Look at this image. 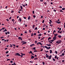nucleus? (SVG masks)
Returning a JSON list of instances; mask_svg holds the SVG:
<instances>
[{"instance_id": "1", "label": "nucleus", "mask_w": 65, "mask_h": 65, "mask_svg": "<svg viewBox=\"0 0 65 65\" xmlns=\"http://www.w3.org/2000/svg\"><path fill=\"white\" fill-rule=\"evenodd\" d=\"M21 55H20L19 53H17L15 54V55L16 56H20L21 57V58H22V57H23V56H25V54L22 53H21Z\"/></svg>"}, {"instance_id": "2", "label": "nucleus", "mask_w": 65, "mask_h": 65, "mask_svg": "<svg viewBox=\"0 0 65 65\" xmlns=\"http://www.w3.org/2000/svg\"><path fill=\"white\" fill-rule=\"evenodd\" d=\"M21 43L22 44V45H23L24 44H25L27 43V42L24 41H21Z\"/></svg>"}, {"instance_id": "3", "label": "nucleus", "mask_w": 65, "mask_h": 65, "mask_svg": "<svg viewBox=\"0 0 65 65\" xmlns=\"http://www.w3.org/2000/svg\"><path fill=\"white\" fill-rule=\"evenodd\" d=\"M61 42H62V41L61 40H59L58 41H57L56 43H57L58 44H59V43H60Z\"/></svg>"}, {"instance_id": "4", "label": "nucleus", "mask_w": 65, "mask_h": 65, "mask_svg": "<svg viewBox=\"0 0 65 65\" xmlns=\"http://www.w3.org/2000/svg\"><path fill=\"white\" fill-rule=\"evenodd\" d=\"M39 44H40L41 45H43L40 42H38L37 43V45H39Z\"/></svg>"}, {"instance_id": "5", "label": "nucleus", "mask_w": 65, "mask_h": 65, "mask_svg": "<svg viewBox=\"0 0 65 65\" xmlns=\"http://www.w3.org/2000/svg\"><path fill=\"white\" fill-rule=\"evenodd\" d=\"M52 55H50L49 56L48 58V59L49 60L51 59V58H52Z\"/></svg>"}, {"instance_id": "6", "label": "nucleus", "mask_w": 65, "mask_h": 65, "mask_svg": "<svg viewBox=\"0 0 65 65\" xmlns=\"http://www.w3.org/2000/svg\"><path fill=\"white\" fill-rule=\"evenodd\" d=\"M57 38V37H55L54 36V37L53 38V40L55 41L56 39Z\"/></svg>"}, {"instance_id": "7", "label": "nucleus", "mask_w": 65, "mask_h": 65, "mask_svg": "<svg viewBox=\"0 0 65 65\" xmlns=\"http://www.w3.org/2000/svg\"><path fill=\"white\" fill-rule=\"evenodd\" d=\"M19 39H21V40H23V39H22V37H20L18 38Z\"/></svg>"}, {"instance_id": "8", "label": "nucleus", "mask_w": 65, "mask_h": 65, "mask_svg": "<svg viewBox=\"0 0 65 65\" xmlns=\"http://www.w3.org/2000/svg\"><path fill=\"white\" fill-rule=\"evenodd\" d=\"M35 58V56H33V55H31V59H34Z\"/></svg>"}, {"instance_id": "9", "label": "nucleus", "mask_w": 65, "mask_h": 65, "mask_svg": "<svg viewBox=\"0 0 65 65\" xmlns=\"http://www.w3.org/2000/svg\"><path fill=\"white\" fill-rule=\"evenodd\" d=\"M18 21H19L20 23L22 22V19L21 18H20L19 19Z\"/></svg>"}, {"instance_id": "10", "label": "nucleus", "mask_w": 65, "mask_h": 65, "mask_svg": "<svg viewBox=\"0 0 65 65\" xmlns=\"http://www.w3.org/2000/svg\"><path fill=\"white\" fill-rule=\"evenodd\" d=\"M46 58H48V57H49V56L47 55V54H46Z\"/></svg>"}, {"instance_id": "11", "label": "nucleus", "mask_w": 65, "mask_h": 65, "mask_svg": "<svg viewBox=\"0 0 65 65\" xmlns=\"http://www.w3.org/2000/svg\"><path fill=\"white\" fill-rule=\"evenodd\" d=\"M58 37V38H60L62 37V36L61 35H58L57 36Z\"/></svg>"}, {"instance_id": "12", "label": "nucleus", "mask_w": 65, "mask_h": 65, "mask_svg": "<svg viewBox=\"0 0 65 65\" xmlns=\"http://www.w3.org/2000/svg\"><path fill=\"white\" fill-rule=\"evenodd\" d=\"M31 19V17H30V16H29L28 18V20H29V19Z\"/></svg>"}, {"instance_id": "13", "label": "nucleus", "mask_w": 65, "mask_h": 65, "mask_svg": "<svg viewBox=\"0 0 65 65\" xmlns=\"http://www.w3.org/2000/svg\"><path fill=\"white\" fill-rule=\"evenodd\" d=\"M46 45L48 46H51V44H46Z\"/></svg>"}, {"instance_id": "14", "label": "nucleus", "mask_w": 65, "mask_h": 65, "mask_svg": "<svg viewBox=\"0 0 65 65\" xmlns=\"http://www.w3.org/2000/svg\"><path fill=\"white\" fill-rule=\"evenodd\" d=\"M44 47H45V48H47V49L48 50V47H47V46H45Z\"/></svg>"}, {"instance_id": "15", "label": "nucleus", "mask_w": 65, "mask_h": 65, "mask_svg": "<svg viewBox=\"0 0 65 65\" xmlns=\"http://www.w3.org/2000/svg\"><path fill=\"white\" fill-rule=\"evenodd\" d=\"M33 45H35L34 44H32L31 45H30V47H32V46H33Z\"/></svg>"}, {"instance_id": "16", "label": "nucleus", "mask_w": 65, "mask_h": 65, "mask_svg": "<svg viewBox=\"0 0 65 65\" xmlns=\"http://www.w3.org/2000/svg\"><path fill=\"white\" fill-rule=\"evenodd\" d=\"M54 36L55 37H56V36H57V35H58V34H55L54 35Z\"/></svg>"}, {"instance_id": "17", "label": "nucleus", "mask_w": 65, "mask_h": 65, "mask_svg": "<svg viewBox=\"0 0 65 65\" xmlns=\"http://www.w3.org/2000/svg\"><path fill=\"white\" fill-rule=\"evenodd\" d=\"M34 52H37V50H36L35 49V50L34 51Z\"/></svg>"}, {"instance_id": "18", "label": "nucleus", "mask_w": 65, "mask_h": 65, "mask_svg": "<svg viewBox=\"0 0 65 65\" xmlns=\"http://www.w3.org/2000/svg\"><path fill=\"white\" fill-rule=\"evenodd\" d=\"M50 54H51L52 53V50H50Z\"/></svg>"}, {"instance_id": "19", "label": "nucleus", "mask_w": 65, "mask_h": 65, "mask_svg": "<svg viewBox=\"0 0 65 65\" xmlns=\"http://www.w3.org/2000/svg\"><path fill=\"white\" fill-rule=\"evenodd\" d=\"M6 31H7V30L6 29H5L4 30V31H3V32H5V31L6 32Z\"/></svg>"}, {"instance_id": "20", "label": "nucleus", "mask_w": 65, "mask_h": 65, "mask_svg": "<svg viewBox=\"0 0 65 65\" xmlns=\"http://www.w3.org/2000/svg\"><path fill=\"white\" fill-rule=\"evenodd\" d=\"M50 39H51V37H50L48 39V40H50Z\"/></svg>"}, {"instance_id": "21", "label": "nucleus", "mask_w": 65, "mask_h": 65, "mask_svg": "<svg viewBox=\"0 0 65 65\" xmlns=\"http://www.w3.org/2000/svg\"><path fill=\"white\" fill-rule=\"evenodd\" d=\"M62 31L61 30V31L59 32V34H61V33H62Z\"/></svg>"}, {"instance_id": "22", "label": "nucleus", "mask_w": 65, "mask_h": 65, "mask_svg": "<svg viewBox=\"0 0 65 65\" xmlns=\"http://www.w3.org/2000/svg\"><path fill=\"white\" fill-rule=\"evenodd\" d=\"M20 7H21V9H23V7L22 6H20Z\"/></svg>"}, {"instance_id": "23", "label": "nucleus", "mask_w": 65, "mask_h": 65, "mask_svg": "<svg viewBox=\"0 0 65 65\" xmlns=\"http://www.w3.org/2000/svg\"><path fill=\"white\" fill-rule=\"evenodd\" d=\"M57 55H56L55 56V59H57Z\"/></svg>"}, {"instance_id": "24", "label": "nucleus", "mask_w": 65, "mask_h": 65, "mask_svg": "<svg viewBox=\"0 0 65 65\" xmlns=\"http://www.w3.org/2000/svg\"><path fill=\"white\" fill-rule=\"evenodd\" d=\"M9 52V51H7V52H6V54H8V53Z\"/></svg>"}, {"instance_id": "25", "label": "nucleus", "mask_w": 65, "mask_h": 65, "mask_svg": "<svg viewBox=\"0 0 65 65\" xmlns=\"http://www.w3.org/2000/svg\"><path fill=\"white\" fill-rule=\"evenodd\" d=\"M41 34H39V35L38 36H41Z\"/></svg>"}, {"instance_id": "26", "label": "nucleus", "mask_w": 65, "mask_h": 65, "mask_svg": "<svg viewBox=\"0 0 65 65\" xmlns=\"http://www.w3.org/2000/svg\"><path fill=\"white\" fill-rule=\"evenodd\" d=\"M61 55H62V56H64V53H62V54Z\"/></svg>"}, {"instance_id": "27", "label": "nucleus", "mask_w": 65, "mask_h": 65, "mask_svg": "<svg viewBox=\"0 0 65 65\" xmlns=\"http://www.w3.org/2000/svg\"><path fill=\"white\" fill-rule=\"evenodd\" d=\"M34 60H37V58H34Z\"/></svg>"}, {"instance_id": "28", "label": "nucleus", "mask_w": 65, "mask_h": 65, "mask_svg": "<svg viewBox=\"0 0 65 65\" xmlns=\"http://www.w3.org/2000/svg\"><path fill=\"white\" fill-rule=\"evenodd\" d=\"M22 5L23 6V7H25V5H23V4H22Z\"/></svg>"}, {"instance_id": "29", "label": "nucleus", "mask_w": 65, "mask_h": 65, "mask_svg": "<svg viewBox=\"0 0 65 65\" xmlns=\"http://www.w3.org/2000/svg\"><path fill=\"white\" fill-rule=\"evenodd\" d=\"M12 45H13V46H16L14 44H12Z\"/></svg>"}, {"instance_id": "30", "label": "nucleus", "mask_w": 65, "mask_h": 65, "mask_svg": "<svg viewBox=\"0 0 65 65\" xmlns=\"http://www.w3.org/2000/svg\"><path fill=\"white\" fill-rule=\"evenodd\" d=\"M30 53L31 54L32 53V52L31 51H30V52H29V54H30Z\"/></svg>"}, {"instance_id": "31", "label": "nucleus", "mask_w": 65, "mask_h": 65, "mask_svg": "<svg viewBox=\"0 0 65 65\" xmlns=\"http://www.w3.org/2000/svg\"><path fill=\"white\" fill-rule=\"evenodd\" d=\"M35 30H37V27H36L35 28Z\"/></svg>"}, {"instance_id": "32", "label": "nucleus", "mask_w": 65, "mask_h": 65, "mask_svg": "<svg viewBox=\"0 0 65 65\" xmlns=\"http://www.w3.org/2000/svg\"><path fill=\"white\" fill-rule=\"evenodd\" d=\"M44 20H43V21H42V23H44Z\"/></svg>"}, {"instance_id": "33", "label": "nucleus", "mask_w": 65, "mask_h": 65, "mask_svg": "<svg viewBox=\"0 0 65 65\" xmlns=\"http://www.w3.org/2000/svg\"><path fill=\"white\" fill-rule=\"evenodd\" d=\"M33 50H36V47H34L33 48Z\"/></svg>"}, {"instance_id": "34", "label": "nucleus", "mask_w": 65, "mask_h": 65, "mask_svg": "<svg viewBox=\"0 0 65 65\" xmlns=\"http://www.w3.org/2000/svg\"><path fill=\"white\" fill-rule=\"evenodd\" d=\"M53 61H55V59H54V58H53Z\"/></svg>"}, {"instance_id": "35", "label": "nucleus", "mask_w": 65, "mask_h": 65, "mask_svg": "<svg viewBox=\"0 0 65 65\" xmlns=\"http://www.w3.org/2000/svg\"><path fill=\"white\" fill-rule=\"evenodd\" d=\"M50 26H51V27H53V25H50Z\"/></svg>"}, {"instance_id": "36", "label": "nucleus", "mask_w": 65, "mask_h": 65, "mask_svg": "<svg viewBox=\"0 0 65 65\" xmlns=\"http://www.w3.org/2000/svg\"><path fill=\"white\" fill-rule=\"evenodd\" d=\"M12 44H10V47H12Z\"/></svg>"}, {"instance_id": "37", "label": "nucleus", "mask_w": 65, "mask_h": 65, "mask_svg": "<svg viewBox=\"0 0 65 65\" xmlns=\"http://www.w3.org/2000/svg\"><path fill=\"white\" fill-rule=\"evenodd\" d=\"M59 12H61H61H63V11H62V10H61Z\"/></svg>"}, {"instance_id": "38", "label": "nucleus", "mask_w": 65, "mask_h": 65, "mask_svg": "<svg viewBox=\"0 0 65 65\" xmlns=\"http://www.w3.org/2000/svg\"><path fill=\"white\" fill-rule=\"evenodd\" d=\"M7 33L8 34H10V32L9 31L7 32Z\"/></svg>"}, {"instance_id": "39", "label": "nucleus", "mask_w": 65, "mask_h": 65, "mask_svg": "<svg viewBox=\"0 0 65 65\" xmlns=\"http://www.w3.org/2000/svg\"><path fill=\"white\" fill-rule=\"evenodd\" d=\"M11 63H13V61H11L10 62Z\"/></svg>"}, {"instance_id": "40", "label": "nucleus", "mask_w": 65, "mask_h": 65, "mask_svg": "<svg viewBox=\"0 0 65 65\" xmlns=\"http://www.w3.org/2000/svg\"><path fill=\"white\" fill-rule=\"evenodd\" d=\"M55 53L56 54H57V53H58V52H57V51H55Z\"/></svg>"}, {"instance_id": "41", "label": "nucleus", "mask_w": 65, "mask_h": 65, "mask_svg": "<svg viewBox=\"0 0 65 65\" xmlns=\"http://www.w3.org/2000/svg\"><path fill=\"white\" fill-rule=\"evenodd\" d=\"M43 51V49H41V50H40L41 52H42V51Z\"/></svg>"}, {"instance_id": "42", "label": "nucleus", "mask_w": 65, "mask_h": 65, "mask_svg": "<svg viewBox=\"0 0 65 65\" xmlns=\"http://www.w3.org/2000/svg\"><path fill=\"white\" fill-rule=\"evenodd\" d=\"M7 61H9V60H10V59H7Z\"/></svg>"}, {"instance_id": "43", "label": "nucleus", "mask_w": 65, "mask_h": 65, "mask_svg": "<svg viewBox=\"0 0 65 65\" xmlns=\"http://www.w3.org/2000/svg\"><path fill=\"white\" fill-rule=\"evenodd\" d=\"M42 63H43V65H44V64H45V63L44 62H42Z\"/></svg>"}, {"instance_id": "44", "label": "nucleus", "mask_w": 65, "mask_h": 65, "mask_svg": "<svg viewBox=\"0 0 65 65\" xmlns=\"http://www.w3.org/2000/svg\"><path fill=\"white\" fill-rule=\"evenodd\" d=\"M46 28L47 29L48 28V26H47V25L46 26Z\"/></svg>"}, {"instance_id": "45", "label": "nucleus", "mask_w": 65, "mask_h": 65, "mask_svg": "<svg viewBox=\"0 0 65 65\" xmlns=\"http://www.w3.org/2000/svg\"><path fill=\"white\" fill-rule=\"evenodd\" d=\"M57 24H59V22L58 21H57Z\"/></svg>"}, {"instance_id": "46", "label": "nucleus", "mask_w": 65, "mask_h": 65, "mask_svg": "<svg viewBox=\"0 0 65 65\" xmlns=\"http://www.w3.org/2000/svg\"><path fill=\"white\" fill-rule=\"evenodd\" d=\"M36 17V16H35V15H34L33 16V17L34 18H35Z\"/></svg>"}, {"instance_id": "47", "label": "nucleus", "mask_w": 65, "mask_h": 65, "mask_svg": "<svg viewBox=\"0 0 65 65\" xmlns=\"http://www.w3.org/2000/svg\"><path fill=\"white\" fill-rule=\"evenodd\" d=\"M32 13L34 14V11H32Z\"/></svg>"}, {"instance_id": "48", "label": "nucleus", "mask_w": 65, "mask_h": 65, "mask_svg": "<svg viewBox=\"0 0 65 65\" xmlns=\"http://www.w3.org/2000/svg\"><path fill=\"white\" fill-rule=\"evenodd\" d=\"M44 4H47V3H46V2H44Z\"/></svg>"}, {"instance_id": "49", "label": "nucleus", "mask_w": 65, "mask_h": 65, "mask_svg": "<svg viewBox=\"0 0 65 65\" xmlns=\"http://www.w3.org/2000/svg\"><path fill=\"white\" fill-rule=\"evenodd\" d=\"M50 22L52 23V21L51 20H50Z\"/></svg>"}, {"instance_id": "50", "label": "nucleus", "mask_w": 65, "mask_h": 65, "mask_svg": "<svg viewBox=\"0 0 65 65\" xmlns=\"http://www.w3.org/2000/svg\"><path fill=\"white\" fill-rule=\"evenodd\" d=\"M35 43H37V41H35Z\"/></svg>"}, {"instance_id": "51", "label": "nucleus", "mask_w": 65, "mask_h": 65, "mask_svg": "<svg viewBox=\"0 0 65 65\" xmlns=\"http://www.w3.org/2000/svg\"><path fill=\"white\" fill-rule=\"evenodd\" d=\"M47 12H50V11L49 10H47Z\"/></svg>"}, {"instance_id": "52", "label": "nucleus", "mask_w": 65, "mask_h": 65, "mask_svg": "<svg viewBox=\"0 0 65 65\" xmlns=\"http://www.w3.org/2000/svg\"><path fill=\"white\" fill-rule=\"evenodd\" d=\"M12 21H14V20L13 19H12Z\"/></svg>"}, {"instance_id": "53", "label": "nucleus", "mask_w": 65, "mask_h": 65, "mask_svg": "<svg viewBox=\"0 0 65 65\" xmlns=\"http://www.w3.org/2000/svg\"><path fill=\"white\" fill-rule=\"evenodd\" d=\"M25 33H27V32L26 31H25Z\"/></svg>"}, {"instance_id": "54", "label": "nucleus", "mask_w": 65, "mask_h": 65, "mask_svg": "<svg viewBox=\"0 0 65 65\" xmlns=\"http://www.w3.org/2000/svg\"><path fill=\"white\" fill-rule=\"evenodd\" d=\"M62 10H64L65 9V8H63L62 9Z\"/></svg>"}, {"instance_id": "55", "label": "nucleus", "mask_w": 65, "mask_h": 65, "mask_svg": "<svg viewBox=\"0 0 65 65\" xmlns=\"http://www.w3.org/2000/svg\"><path fill=\"white\" fill-rule=\"evenodd\" d=\"M14 64L15 65H16V64L15 63V62H13Z\"/></svg>"}, {"instance_id": "56", "label": "nucleus", "mask_w": 65, "mask_h": 65, "mask_svg": "<svg viewBox=\"0 0 65 65\" xmlns=\"http://www.w3.org/2000/svg\"><path fill=\"white\" fill-rule=\"evenodd\" d=\"M7 21L8 22L9 21V20L8 19H7Z\"/></svg>"}, {"instance_id": "57", "label": "nucleus", "mask_w": 65, "mask_h": 65, "mask_svg": "<svg viewBox=\"0 0 65 65\" xmlns=\"http://www.w3.org/2000/svg\"><path fill=\"white\" fill-rule=\"evenodd\" d=\"M59 7L60 8H62V7L61 6H59Z\"/></svg>"}, {"instance_id": "58", "label": "nucleus", "mask_w": 65, "mask_h": 65, "mask_svg": "<svg viewBox=\"0 0 65 65\" xmlns=\"http://www.w3.org/2000/svg\"><path fill=\"white\" fill-rule=\"evenodd\" d=\"M29 32L30 33H31V31L30 30H29Z\"/></svg>"}, {"instance_id": "59", "label": "nucleus", "mask_w": 65, "mask_h": 65, "mask_svg": "<svg viewBox=\"0 0 65 65\" xmlns=\"http://www.w3.org/2000/svg\"><path fill=\"white\" fill-rule=\"evenodd\" d=\"M9 56V54H8V55H6L7 57H8V56Z\"/></svg>"}, {"instance_id": "60", "label": "nucleus", "mask_w": 65, "mask_h": 65, "mask_svg": "<svg viewBox=\"0 0 65 65\" xmlns=\"http://www.w3.org/2000/svg\"><path fill=\"white\" fill-rule=\"evenodd\" d=\"M45 28H43V30H45Z\"/></svg>"}, {"instance_id": "61", "label": "nucleus", "mask_w": 65, "mask_h": 65, "mask_svg": "<svg viewBox=\"0 0 65 65\" xmlns=\"http://www.w3.org/2000/svg\"><path fill=\"white\" fill-rule=\"evenodd\" d=\"M56 32V30H54L53 31V32Z\"/></svg>"}, {"instance_id": "62", "label": "nucleus", "mask_w": 65, "mask_h": 65, "mask_svg": "<svg viewBox=\"0 0 65 65\" xmlns=\"http://www.w3.org/2000/svg\"><path fill=\"white\" fill-rule=\"evenodd\" d=\"M60 30H59L58 31V33H59V32H60Z\"/></svg>"}, {"instance_id": "63", "label": "nucleus", "mask_w": 65, "mask_h": 65, "mask_svg": "<svg viewBox=\"0 0 65 65\" xmlns=\"http://www.w3.org/2000/svg\"><path fill=\"white\" fill-rule=\"evenodd\" d=\"M30 63H33V61H30Z\"/></svg>"}, {"instance_id": "64", "label": "nucleus", "mask_w": 65, "mask_h": 65, "mask_svg": "<svg viewBox=\"0 0 65 65\" xmlns=\"http://www.w3.org/2000/svg\"><path fill=\"white\" fill-rule=\"evenodd\" d=\"M64 61H64V60H62V62H64Z\"/></svg>"}]
</instances>
